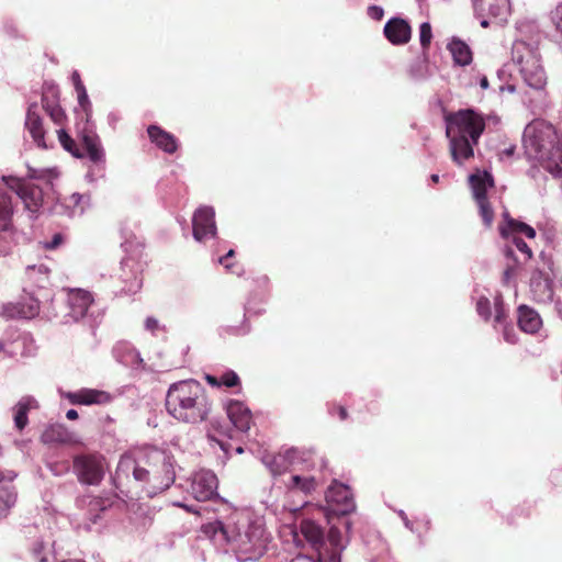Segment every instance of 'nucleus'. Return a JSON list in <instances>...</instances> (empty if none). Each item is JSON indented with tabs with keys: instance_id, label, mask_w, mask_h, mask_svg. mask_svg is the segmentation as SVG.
Here are the masks:
<instances>
[{
	"instance_id": "1",
	"label": "nucleus",
	"mask_w": 562,
	"mask_h": 562,
	"mask_svg": "<svg viewBox=\"0 0 562 562\" xmlns=\"http://www.w3.org/2000/svg\"><path fill=\"white\" fill-rule=\"evenodd\" d=\"M165 407L168 415L178 423L199 425L209 419L213 402L202 383L189 379L175 382L168 387Z\"/></svg>"
},
{
	"instance_id": "2",
	"label": "nucleus",
	"mask_w": 562,
	"mask_h": 562,
	"mask_svg": "<svg viewBox=\"0 0 562 562\" xmlns=\"http://www.w3.org/2000/svg\"><path fill=\"white\" fill-rule=\"evenodd\" d=\"M132 471L134 479L143 483L149 494L167 490L175 481V471L169 458L159 450H151L138 460L122 458L115 471V479L127 477Z\"/></svg>"
},
{
	"instance_id": "3",
	"label": "nucleus",
	"mask_w": 562,
	"mask_h": 562,
	"mask_svg": "<svg viewBox=\"0 0 562 562\" xmlns=\"http://www.w3.org/2000/svg\"><path fill=\"white\" fill-rule=\"evenodd\" d=\"M524 147L527 155L553 177L562 178V135L543 121L535 120L524 131Z\"/></svg>"
},
{
	"instance_id": "4",
	"label": "nucleus",
	"mask_w": 562,
	"mask_h": 562,
	"mask_svg": "<svg viewBox=\"0 0 562 562\" xmlns=\"http://www.w3.org/2000/svg\"><path fill=\"white\" fill-rule=\"evenodd\" d=\"M446 136L450 142V154L457 165L474 156V146L485 130L483 116L472 109L459 110L445 117Z\"/></svg>"
},
{
	"instance_id": "5",
	"label": "nucleus",
	"mask_w": 562,
	"mask_h": 562,
	"mask_svg": "<svg viewBox=\"0 0 562 562\" xmlns=\"http://www.w3.org/2000/svg\"><path fill=\"white\" fill-rule=\"evenodd\" d=\"M222 532L232 543L240 560H256L266 550L265 529L256 522H243L240 526H222Z\"/></svg>"
},
{
	"instance_id": "6",
	"label": "nucleus",
	"mask_w": 562,
	"mask_h": 562,
	"mask_svg": "<svg viewBox=\"0 0 562 562\" xmlns=\"http://www.w3.org/2000/svg\"><path fill=\"white\" fill-rule=\"evenodd\" d=\"M265 464L269 468L273 475H281L289 470L290 467L302 464V470L311 471L317 463L321 468L325 467V461L317 458L313 450L289 449L284 453L268 454L263 458Z\"/></svg>"
},
{
	"instance_id": "7",
	"label": "nucleus",
	"mask_w": 562,
	"mask_h": 562,
	"mask_svg": "<svg viewBox=\"0 0 562 562\" xmlns=\"http://www.w3.org/2000/svg\"><path fill=\"white\" fill-rule=\"evenodd\" d=\"M74 472L80 483L99 485L104 476V458L99 453H82L74 457Z\"/></svg>"
},
{
	"instance_id": "8",
	"label": "nucleus",
	"mask_w": 562,
	"mask_h": 562,
	"mask_svg": "<svg viewBox=\"0 0 562 562\" xmlns=\"http://www.w3.org/2000/svg\"><path fill=\"white\" fill-rule=\"evenodd\" d=\"M325 499L329 512L337 516L347 515L356 507L349 486L336 480L327 488Z\"/></svg>"
},
{
	"instance_id": "9",
	"label": "nucleus",
	"mask_w": 562,
	"mask_h": 562,
	"mask_svg": "<svg viewBox=\"0 0 562 562\" xmlns=\"http://www.w3.org/2000/svg\"><path fill=\"white\" fill-rule=\"evenodd\" d=\"M2 181L21 198L25 209L32 213L40 210L43 204V191L38 186L14 177H2Z\"/></svg>"
},
{
	"instance_id": "10",
	"label": "nucleus",
	"mask_w": 562,
	"mask_h": 562,
	"mask_svg": "<svg viewBox=\"0 0 562 562\" xmlns=\"http://www.w3.org/2000/svg\"><path fill=\"white\" fill-rule=\"evenodd\" d=\"M217 485V477L212 471L201 470L193 475L190 491L196 501L205 502L216 494Z\"/></svg>"
},
{
	"instance_id": "11",
	"label": "nucleus",
	"mask_w": 562,
	"mask_h": 562,
	"mask_svg": "<svg viewBox=\"0 0 562 562\" xmlns=\"http://www.w3.org/2000/svg\"><path fill=\"white\" fill-rule=\"evenodd\" d=\"M214 217L215 212L210 206H201L194 212L192 218V226L193 236L198 241H202L204 238L209 236H215L216 225Z\"/></svg>"
},
{
	"instance_id": "12",
	"label": "nucleus",
	"mask_w": 562,
	"mask_h": 562,
	"mask_svg": "<svg viewBox=\"0 0 562 562\" xmlns=\"http://www.w3.org/2000/svg\"><path fill=\"white\" fill-rule=\"evenodd\" d=\"M65 397L71 405H104L112 401L110 393L94 389H81L77 392H68Z\"/></svg>"
},
{
	"instance_id": "13",
	"label": "nucleus",
	"mask_w": 562,
	"mask_h": 562,
	"mask_svg": "<svg viewBox=\"0 0 562 562\" xmlns=\"http://www.w3.org/2000/svg\"><path fill=\"white\" fill-rule=\"evenodd\" d=\"M520 72L526 83L533 89H542L547 83L546 72L535 57L521 60Z\"/></svg>"
},
{
	"instance_id": "14",
	"label": "nucleus",
	"mask_w": 562,
	"mask_h": 562,
	"mask_svg": "<svg viewBox=\"0 0 562 562\" xmlns=\"http://www.w3.org/2000/svg\"><path fill=\"white\" fill-rule=\"evenodd\" d=\"M385 37L394 45L408 43L412 36V29L407 21L401 18H393L384 26Z\"/></svg>"
},
{
	"instance_id": "15",
	"label": "nucleus",
	"mask_w": 562,
	"mask_h": 562,
	"mask_svg": "<svg viewBox=\"0 0 562 562\" xmlns=\"http://www.w3.org/2000/svg\"><path fill=\"white\" fill-rule=\"evenodd\" d=\"M147 134L153 144L162 151L172 155L178 150V139L171 133L158 125L151 124L147 127Z\"/></svg>"
},
{
	"instance_id": "16",
	"label": "nucleus",
	"mask_w": 562,
	"mask_h": 562,
	"mask_svg": "<svg viewBox=\"0 0 562 562\" xmlns=\"http://www.w3.org/2000/svg\"><path fill=\"white\" fill-rule=\"evenodd\" d=\"M25 126L37 146L47 148L43 120L38 113V105L36 103L31 104L27 109Z\"/></svg>"
},
{
	"instance_id": "17",
	"label": "nucleus",
	"mask_w": 562,
	"mask_h": 562,
	"mask_svg": "<svg viewBox=\"0 0 562 562\" xmlns=\"http://www.w3.org/2000/svg\"><path fill=\"white\" fill-rule=\"evenodd\" d=\"M227 416L238 430L246 432L250 429L252 416L249 408L244 403L238 401L229 402Z\"/></svg>"
},
{
	"instance_id": "18",
	"label": "nucleus",
	"mask_w": 562,
	"mask_h": 562,
	"mask_svg": "<svg viewBox=\"0 0 562 562\" xmlns=\"http://www.w3.org/2000/svg\"><path fill=\"white\" fill-rule=\"evenodd\" d=\"M92 303L91 294L88 291L77 289L68 294V305L74 319L82 318Z\"/></svg>"
},
{
	"instance_id": "19",
	"label": "nucleus",
	"mask_w": 562,
	"mask_h": 562,
	"mask_svg": "<svg viewBox=\"0 0 562 562\" xmlns=\"http://www.w3.org/2000/svg\"><path fill=\"white\" fill-rule=\"evenodd\" d=\"M80 140L83 157L87 156L92 162H100L103 160L104 151L102 149L100 138L94 132L83 131Z\"/></svg>"
},
{
	"instance_id": "20",
	"label": "nucleus",
	"mask_w": 562,
	"mask_h": 562,
	"mask_svg": "<svg viewBox=\"0 0 562 562\" xmlns=\"http://www.w3.org/2000/svg\"><path fill=\"white\" fill-rule=\"evenodd\" d=\"M517 314L518 326L522 331L535 334L541 328L542 319L536 310L522 304L517 308Z\"/></svg>"
},
{
	"instance_id": "21",
	"label": "nucleus",
	"mask_w": 562,
	"mask_h": 562,
	"mask_svg": "<svg viewBox=\"0 0 562 562\" xmlns=\"http://www.w3.org/2000/svg\"><path fill=\"white\" fill-rule=\"evenodd\" d=\"M469 183L473 198L477 201L487 199V190L494 187V179L488 171H477L469 177Z\"/></svg>"
},
{
	"instance_id": "22",
	"label": "nucleus",
	"mask_w": 562,
	"mask_h": 562,
	"mask_svg": "<svg viewBox=\"0 0 562 562\" xmlns=\"http://www.w3.org/2000/svg\"><path fill=\"white\" fill-rule=\"evenodd\" d=\"M505 224L499 226V234L505 239H513L517 234H524L528 238L536 237V231L524 222L510 218L508 214H505Z\"/></svg>"
},
{
	"instance_id": "23",
	"label": "nucleus",
	"mask_w": 562,
	"mask_h": 562,
	"mask_svg": "<svg viewBox=\"0 0 562 562\" xmlns=\"http://www.w3.org/2000/svg\"><path fill=\"white\" fill-rule=\"evenodd\" d=\"M530 288L536 299L544 300L552 296L551 280L541 270H533L530 278Z\"/></svg>"
},
{
	"instance_id": "24",
	"label": "nucleus",
	"mask_w": 562,
	"mask_h": 562,
	"mask_svg": "<svg viewBox=\"0 0 562 562\" xmlns=\"http://www.w3.org/2000/svg\"><path fill=\"white\" fill-rule=\"evenodd\" d=\"M0 232H14L11 196L2 190H0Z\"/></svg>"
},
{
	"instance_id": "25",
	"label": "nucleus",
	"mask_w": 562,
	"mask_h": 562,
	"mask_svg": "<svg viewBox=\"0 0 562 562\" xmlns=\"http://www.w3.org/2000/svg\"><path fill=\"white\" fill-rule=\"evenodd\" d=\"M447 48L456 65L468 66L472 63V52L469 45L460 38L453 37Z\"/></svg>"
},
{
	"instance_id": "26",
	"label": "nucleus",
	"mask_w": 562,
	"mask_h": 562,
	"mask_svg": "<svg viewBox=\"0 0 562 562\" xmlns=\"http://www.w3.org/2000/svg\"><path fill=\"white\" fill-rule=\"evenodd\" d=\"M37 407H38L37 402L31 396L22 397L16 403V405L13 408L14 409V425L20 431H22L29 423V418H27L29 412L31 409H35Z\"/></svg>"
},
{
	"instance_id": "27",
	"label": "nucleus",
	"mask_w": 562,
	"mask_h": 562,
	"mask_svg": "<svg viewBox=\"0 0 562 562\" xmlns=\"http://www.w3.org/2000/svg\"><path fill=\"white\" fill-rule=\"evenodd\" d=\"M285 485L290 491L302 492L305 495H310L316 491L318 482L313 475L293 474Z\"/></svg>"
},
{
	"instance_id": "28",
	"label": "nucleus",
	"mask_w": 562,
	"mask_h": 562,
	"mask_svg": "<svg viewBox=\"0 0 562 562\" xmlns=\"http://www.w3.org/2000/svg\"><path fill=\"white\" fill-rule=\"evenodd\" d=\"M300 530L304 538L318 551L324 547V531L313 520L304 519L301 521Z\"/></svg>"
},
{
	"instance_id": "29",
	"label": "nucleus",
	"mask_w": 562,
	"mask_h": 562,
	"mask_svg": "<svg viewBox=\"0 0 562 562\" xmlns=\"http://www.w3.org/2000/svg\"><path fill=\"white\" fill-rule=\"evenodd\" d=\"M42 105L50 120L60 128L66 122V113L56 100H49L48 97H42Z\"/></svg>"
},
{
	"instance_id": "30",
	"label": "nucleus",
	"mask_w": 562,
	"mask_h": 562,
	"mask_svg": "<svg viewBox=\"0 0 562 562\" xmlns=\"http://www.w3.org/2000/svg\"><path fill=\"white\" fill-rule=\"evenodd\" d=\"M57 135L59 143L61 144L65 150L69 151L75 157H83L81 148L76 144V142L69 136V134L63 127L57 131Z\"/></svg>"
},
{
	"instance_id": "31",
	"label": "nucleus",
	"mask_w": 562,
	"mask_h": 562,
	"mask_svg": "<svg viewBox=\"0 0 562 562\" xmlns=\"http://www.w3.org/2000/svg\"><path fill=\"white\" fill-rule=\"evenodd\" d=\"M505 256L507 258H510V259L514 260L513 263H507V266H506V268H505V270L503 272V277H502L503 283L505 285H508L510 283V281L516 276V272H517V261L514 258V250L509 246H507L506 249H505Z\"/></svg>"
},
{
	"instance_id": "32",
	"label": "nucleus",
	"mask_w": 562,
	"mask_h": 562,
	"mask_svg": "<svg viewBox=\"0 0 562 562\" xmlns=\"http://www.w3.org/2000/svg\"><path fill=\"white\" fill-rule=\"evenodd\" d=\"M475 202L479 206V212L485 226L491 227L494 221V211L491 206L488 199L477 200Z\"/></svg>"
},
{
	"instance_id": "33",
	"label": "nucleus",
	"mask_w": 562,
	"mask_h": 562,
	"mask_svg": "<svg viewBox=\"0 0 562 562\" xmlns=\"http://www.w3.org/2000/svg\"><path fill=\"white\" fill-rule=\"evenodd\" d=\"M432 40L431 25L428 22H424L419 26V42L423 48V53L426 56Z\"/></svg>"
},
{
	"instance_id": "34",
	"label": "nucleus",
	"mask_w": 562,
	"mask_h": 562,
	"mask_svg": "<svg viewBox=\"0 0 562 562\" xmlns=\"http://www.w3.org/2000/svg\"><path fill=\"white\" fill-rule=\"evenodd\" d=\"M66 436H67V432L64 427L54 426L44 432L43 438L45 441L56 440V441L65 442Z\"/></svg>"
},
{
	"instance_id": "35",
	"label": "nucleus",
	"mask_w": 562,
	"mask_h": 562,
	"mask_svg": "<svg viewBox=\"0 0 562 562\" xmlns=\"http://www.w3.org/2000/svg\"><path fill=\"white\" fill-rule=\"evenodd\" d=\"M494 310H495V316L494 321L497 324H502L507 318V311L505 308V304L503 301V297L501 295L496 296L494 300Z\"/></svg>"
},
{
	"instance_id": "36",
	"label": "nucleus",
	"mask_w": 562,
	"mask_h": 562,
	"mask_svg": "<svg viewBox=\"0 0 562 562\" xmlns=\"http://www.w3.org/2000/svg\"><path fill=\"white\" fill-rule=\"evenodd\" d=\"M476 312L486 322L491 318V303H490V300L487 297L481 296L477 300V302H476Z\"/></svg>"
},
{
	"instance_id": "37",
	"label": "nucleus",
	"mask_w": 562,
	"mask_h": 562,
	"mask_svg": "<svg viewBox=\"0 0 562 562\" xmlns=\"http://www.w3.org/2000/svg\"><path fill=\"white\" fill-rule=\"evenodd\" d=\"M221 385L233 387L240 384V379L236 372L228 370L220 376Z\"/></svg>"
},
{
	"instance_id": "38",
	"label": "nucleus",
	"mask_w": 562,
	"mask_h": 562,
	"mask_svg": "<svg viewBox=\"0 0 562 562\" xmlns=\"http://www.w3.org/2000/svg\"><path fill=\"white\" fill-rule=\"evenodd\" d=\"M550 19L555 31L562 35V2L551 11Z\"/></svg>"
},
{
	"instance_id": "39",
	"label": "nucleus",
	"mask_w": 562,
	"mask_h": 562,
	"mask_svg": "<svg viewBox=\"0 0 562 562\" xmlns=\"http://www.w3.org/2000/svg\"><path fill=\"white\" fill-rule=\"evenodd\" d=\"M512 244L515 245V247L522 254L526 255V258L527 259H530L532 257V251L530 249V247L527 245V243L518 237V236H514L513 239H510Z\"/></svg>"
},
{
	"instance_id": "40",
	"label": "nucleus",
	"mask_w": 562,
	"mask_h": 562,
	"mask_svg": "<svg viewBox=\"0 0 562 562\" xmlns=\"http://www.w3.org/2000/svg\"><path fill=\"white\" fill-rule=\"evenodd\" d=\"M145 328L151 334H156L157 330L164 329V327L160 326L158 319L151 316L146 318Z\"/></svg>"
},
{
	"instance_id": "41",
	"label": "nucleus",
	"mask_w": 562,
	"mask_h": 562,
	"mask_svg": "<svg viewBox=\"0 0 562 562\" xmlns=\"http://www.w3.org/2000/svg\"><path fill=\"white\" fill-rule=\"evenodd\" d=\"M77 92V97H78V102L80 104V106L82 108V110L85 112L88 111V106L90 105V102H89V99H88V94H87V91H86V88H82Z\"/></svg>"
},
{
	"instance_id": "42",
	"label": "nucleus",
	"mask_w": 562,
	"mask_h": 562,
	"mask_svg": "<svg viewBox=\"0 0 562 562\" xmlns=\"http://www.w3.org/2000/svg\"><path fill=\"white\" fill-rule=\"evenodd\" d=\"M63 235L60 233H57L53 236L52 240L44 244V248L48 250L56 249L63 244Z\"/></svg>"
},
{
	"instance_id": "43",
	"label": "nucleus",
	"mask_w": 562,
	"mask_h": 562,
	"mask_svg": "<svg viewBox=\"0 0 562 562\" xmlns=\"http://www.w3.org/2000/svg\"><path fill=\"white\" fill-rule=\"evenodd\" d=\"M7 499H4V491L0 490V517L5 514V512L10 508L12 505L11 496L7 495Z\"/></svg>"
},
{
	"instance_id": "44",
	"label": "nucleus",
	"mask_w": 562,
	"mask_h": 562,
	"mask_svg": "<svg viewBox=\"0 0 562 562\" xmlns=\"http://www.w3.org/2000/svg\"><path fill=\"white\" fill-rule=\"evenodd\" d=\"M207 439L212 442H215L216 445L220 446V448L227 454L228 453V449L231 447V445L228 442H225L223 440H220L217 439L215 436L209 434L207 435Z\"/></svg>"
},
{
	"instance_id": "45",
	"label": "nucleus",
	"mask_w": 562,
	"mask_h": 562,
	"mask_svg": "<svg viewBox=\"0 0 562 562\" xmlns=\"http://www.w3.org/2000/svg\"><path fill=\"white\" fill-rule=\"evenodd\" d=\"M71 79H72V83L75 86V89L76 91L85 88L82 81H81V78H80V75L78 74V71H74L72 75H71Z\"/></svg>"
},
{
	"instance_id": "46",
	"label": "nucleus",
	"mask_w": 562,
	"mask_h": 562,
	"mask_svg": "<svg viewBox=\"0 0 562 562\" xmlns=\"http://www.w3.org/2000/svg\"><path fill=\"white\" fill-rule=\"evenodd\" d=\"M369 13L372 18L378 19V20L383 16V10H382V8H380L378 5H371L369 8Z\"/></svg>"
},
{
	"instance_id": "47",
	"label": "nucleus",
	"mask_w": 562,
	"mask_h": 562,
	"mask_svg": "<svg viewBox=\"0 0 562 562\" xmlns=\"http://www.w3.org/2000/svg\"><path fill=\"white\" fill-rule=\"evenodd\" d=\"M339 538V530L335 527H331L328 531V539L333 544H337Z\"/></svg>"
},
{
	"instance_id": "48",
	"label": "nucleus",
	"mask_w": 562,
	"mask_h": 562,
	"mask_svg": "<svg viewBox=\"0 0 562 562\" xmlns=\"http://www.w3.org/2000/svg\"><path fill=\"white\" fill-rule=\"evenodd\" d=\"M25 317H34L37 313H38V304L36 302H33L30 306H29V311L27 312H23Z\"/></svg>"
},
{
	"instance_id": "49",
	"label": "nucleus",
	"mask_w": 562,
	"mask_h": 562,
	"mask_svg": "<svg viewBox=\"0 0 562 562\" xmlns=\"http://www.w3.org/2000/svg\"><path fill=\"white\" fill-rule=\"evenodd\" d=\"M334 409L336 411V414L338 415L340 420L347 419L348 412H347L346 407L339 405V406H336Z\"/></svg>"
},
{
	"instance_id": "50",
	"label": "nucleus",
	"mask_w": 562,
	"mask_h": 562,
	"mask_svg": "<svg viewBox=\"0 0 562 562\" xmlns=\"http://www.w3.org/2000/svg\"><path fill=\"white\" fill-rule=\"evenodd\" d=\"M234 255H235V251L233 249H231L225 256L220 258V263L224 265L226 269H229L231 266L227 263V260L229 258L234 257Z\"/></svg>"
},
{
	"instance_id": "51",
	"label": "nucleus",
	"mask_w": 562,
	"mask_h": 562,
	"mask_svg": "<svg viewBox=\"0 0 562 562\" xmlns=\"http://www.w3.org/2000/svg\"><path fill=\"white\" fill-rule=\"evenodd\" d=\"M317 562H338V558L335 553H333L329 559H325L323 553L319 551L318 552V558H317Z\"/></svg>"
},
{
	"instance_id": "52",
	"label": "nucleus",
	"mask_w": 562,
	"mask_h": 562,
	"mask_svg": "<svg viewBox=\"0 0 562 562\" xmlns=\"http://www.w3.org/2000/svg\"><path fill=\"white\" fill-rule=\"evenodd\" d=\"M206 381L212 386H221V381L217 376L206 375Z\"/></svg>"
},
{
	"instance_id": "53",
	"label": "nucleus",
	"mask_w": 562,
	"mask_h": 562,
	"mask_svg": "<svg viewBox=\"0 0 562 562\" xmlns=\"http://www.w3.org/2000/svg\"><path fill=\"white\" fill-rule=\"evenodd\" d=\"M66 417L69 419V420H76L79 415H78V412L76 409H69L67 413H66Z\"/></svg>"
},
{
	"instance_id": "54",
	"label": "nucleus",
	"mask_w": 562,
	"mask_h": 562,
	"mask_svg": "<svg viewBox=\"0 0 562 562\" xmlns=\"http://www.w3.org/2000/svg\"><path fill=\"white\" fill-rule=\"evenodd\" d=\"M480 86L483 88V89H486L488 87V80L486 77H483L480 81Z\"/></svg>"
},
{
	"instance_id": "55",
	"label": "nucleus",
	"mask_w": 562,
	"mask_h": 562,
	"mask_svg": "<svg viewBox=\"0 0 562 562\" xmlns=\"http://www.w3.org/2000/svg\"><path fill=\"white\" fill-rule=\"evenodd\" d=\"M431 181H432L434 183H438V182H439V176H438V175H432V176H431Z\"/></svg>"
},
{
	"instance_id": "56",
	"label": "nucleus",
	"mask_w": 562,
	"mask_h": 562,
	"mask_svg": "<svg viewBox=\"0 0 562 562\" xmlns=\"http://www.w3.org/2000/svg\"><path fill=\"white\" fill-rule=\"evenodd\" d=\"M8 29L13 33V34H16V29L13 27L12 25L8 26Z\"/></svg>"
},
{
	"instance_id": "57",
	"label": "nucleus",
	"mask_w": 562,
	"mask_h": 562,
	"mask_svg": "<svg viewBox=\"0 0 562 562\" xmlns=\"http://www.w3.org/2000/svg\"><path fill=\"white\" fill-rule=\"evenodd\" d=\"M236 452H237V453H243V452H244L243 447H238V448H236Z\"/></svg>"
},
{
	"instance_id": "58",
	"label": "nucleus",
	"mask_w": 562,
	"mask_h": 562,
	"mask_svg": "<svg viewBox=\"0 0 562 562\" xmlns=\"http://www.w3.org/2000/svg\"><path fill=\"white\" fill-rule=\"evenodd\" d=\"M63 562H85L82 560H67V561H63Z\"/></svg>"
},
{
	"instance_id": "59",
	"label": "nucleus",
	"mask_w": 562,
	"mask_h": 562,
	"mask_svg": "<svg viewBox=\"0 0 562 562\" xmlns=\"http://www.w3.org/2000/svg\"><path fill=\"white\" fill-rule=\"evenodd\" d=\"M487 25V22L486 21H483L482 22V26H486Z\"/></svg>"
},
{
	"instance_id": "60",
	"label": "nucleus",
	"mask_w": 562,
	"mask_h": 562,
	"mask_svg": "<svg viewBox=\"0 0 562 562\" xmlns=\"http://www.w3.org/2000/svg\"><path fill=\"white\" fill-rule=\"evenodd\" d=\"M31 177H32V178H37V176L35 175V172H32Z\"/></svg>"
}]
</instances>
